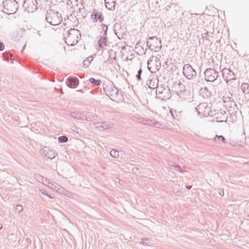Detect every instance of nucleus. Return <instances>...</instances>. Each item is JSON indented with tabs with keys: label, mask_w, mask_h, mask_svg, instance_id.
<instances>
[{
	"label": "nucleus",
	"mask_w": 249,
	"mask_h": 249,
	"mask_svg": "<svg viewBox=\"0 0 249 249\" xmlns=\"http://www.w3.org/2000/svg\"><path fill=\"white\" fill-rule=\"evenodd\" d=\"M186 91V87L184 84L181 82H179L178 84V88L176 92L178 96H181Z\"/></svg>",
	"instance_id": "obj_19"
},
{
	"label": "nucleus",
	"mask_w": 249,
	"mask_h": 249,
	"mask_svg": "<svg viewBox=\"0 0 249 249\" xmlns=\"http://www.w3.org/2000/svg\"><path fill=\"white\" fill-rule=\"evenodd\" d=\"M211 116L213 117L217 122H223L227 121L228 114L226 111L220 109L212 111Z\"/></svg>",
	"instance_id": "obj_8"
},
{
	"label": "nucleus",
	"mask_w": 249,
	"mask_h": 249,
	"mask_svg": "<svg viewBox=\"0 0 249 249\" xmlns=\"http://www.w3.org/2000/svg\"><path fill=\"white\" fill-rule=\"evenodd\" d=\"M228 111L231 117L232 120H236L237 114L239 113L238 108L236 106V104L233 101H231L230 104V106L228 107Z\"/></svg>",
	"instance_id": "obj_14"
},
{
	"label": "nucleus",
	"mask_w": 249,
	"mask_h": 249,
	"mask_svg": "<svg viewBox=\"0 0 249 249\" xmlns=\"http://www.w3.org/2000/svg\"><path fill=\"white\" fill-rule=\"evenodd\" d=\"M72 18L74 19V21H73V22L76 24V23H78V19L75 17V16L74 17V18L73 17L72 15H71L70 16L68 17V19H70V20H71V18Z\"/></svg>",
	"instance_id": "obj_38"
},
{
	"label": "nucleus",
	"mask_w": 249,
	"mask_h": 249,
	"mask_svg": "<svg viewBox=\"0 0 249 249\" xmlns=\"http://www.w3.org/2000/svg\"><path fill=\"white\" fill-rule=\"evenodd\" d=\"M175 167L178 169V171L182 173V171L180 168V166L179 165H176Z\"/></svg>",
	"instance_id": "obj_40"
},
{
	"label": "nucleus",
	"mask_w": 249,
	"mask_h": 249,
	"mask_svg": "<svg viewBox=\"0 0 249 249\" xmlns=\"http://www.w3.org/2000/svg\"><path fill=\"white\" fill-rule=\"evenodd\" d=\"M183 75L188 80L194 79L197 75L196 71L189 64L184 65L182 68Z\"/></svg>",
	"instance_id": "obj_5"
},
{
	"label": "nucleus",
	"mask_w": 249,
	"mask_h": 249,
	"mask_svg": "<svg viewBox=\"0 0 249 249\" xmlns=\"http://www.w3.org/2000/svg\"><path fill=\"white\" fill-rule=\"evenodd\" d=\"M40 178H42V177H41V176H40V177H39V179Z\"/></svg>",
	"instance_id": "obj_49"
},
{
	"label": "nucleus",
	"mask_w": 249,
	"mask_h": 249,
	"mask_svg": "<svg viewBox=\"0 0 249 249\" xmlns=\"http://www.w3.org/2000/svg\"><path fill=\"white\" fill-rule=\"evenodd\" d=\"M91 18L93 20L94 22H97L98 20H99L100 22H102L104 20L102 13L95 9L92 13Z\"/></svg>",
	"instance_id": "obj_17"
},
{
	"label": "nucleus",
	"mask_w": 249,
	"mask_h": 249,
	"mask_svg": "<svg viewBox=\"0 0 249 249\" xmlns=\"http://www.w3.org/2000/svg\"><path fill=\"white\" fill-rule=\"evenodd\" d=\"M153 125L155 127H159V123L158 122H154V124H153Z\"/></svg>",
	"instance_id": "obj_45"
},
{
	"label": "nucleus",
	"mask_w": 249,
	"mask_h": 249,
	"mask_svg": "<svg viewBox=\"0 0 249 249\" xmlns=\"http://www.w3.org/2000/svg\"><path fill=\"white\" fill-rule=\"evenodd\" d=\"M82 0H79V1H81ZM79 0H69L67 4L69 5H71V7H72L73 6H76L78 4V2Z\"/></svg>",
	"instance_id": "obj_31"
},
{
	"label": "nucleus",
	"mask_w": 249,
	"mask_h": 249,
	"mask_svg": "<svg viewBox=\"0 0 249 249\" xmlns=\"http://www.w3.org/2000/svg\"><path fill=\"white\" fill-rule=\"evenodd\" d=\"M18 7V3L15 0H5L3 2L2 12L10 15L15 13Z\"/></svg>",
	"instance_id": "obj_4"
},
{
	"label": "nucleus",
	"mask_w": 249,
	"mask_h": 249,
	"mask_svg": "<svg viewBox=\"0 0 249 249\" xmlns=\"http://www.w3.org/2000/svg\"><path fill=\"white\" fill-rule=\"evenodd\" d=\"M5 48V45L4 44L1 42H0V51H3Z\"/></svg>",
	"instance_id": "obj_39"
},
{
	"label": "nucleus",
	"mask_w": 249,
	"mask_h": 249,
	"mask_svg": "<svg viewBox=\"0 0 249 249\" xmlns=\"http://www.w3.org/2000/svg\"><path fill=\"white\" fill-rule=\"evenodd\" d=\"M110 155L114 158H118L119 156V152L118 151L113 149L110 152Z\"/></svg>",
	"instance_id": "obj_33"
},
{
	"label": "nucleus",
	"mask_w": 249,
	"mask_h": 249,
	"mask_svg": "<svg viewBox=\"0 0 249 249\" xmlns=\"http://www.w3.org/2000/svg\"><path fill=\"white\" fill-rule=\"evenodd\" d=\"M2 228V226L1 225H0V230Z\"/></svg>",
	"instance_id": "obj_48"
},
{
	"label": "nucleus",
	"mask_w": 249,
	"mask_h": 249,
	"mask_svg": "<svg viewBox=\"0 0 249 249\" xmlns=\"http://www.w3.org/2000/svg\"><path fill=\"white\" fill-rule=\"evenodd\" d=\"M66 43L70 46H73L78 42L81 37L80 31L76 29H71L64 34Z\"/></svg>",
	"instance_id": "obj_1"
},
{
	"label": "nucleus",
	"mask_w": 249,
	"mask_h": 249,
	"mask_svg": "<svg viewBox=\"0 0 249 249\" xmlns=\"http://www.w3.org/2000/svg\"><path fill=\"white\" fill-rule=\"evenodd\" d=\"M107 92L110 95V98L114 101L121 100L123 98V95L121 92H119L118 89L115 86H111L109 88Z\"/></svg>",
	"instance_id": "obj_11"
},
{
	"label": "nucleus",
	"mask_w": 249,
	"mask_h": 249,
	"mask_svg": "<svg viewBox=\"0 0 249 249\" xmlns=\"http://www.w3.org/2000/svg\"><path fill=\"white\" fill-rule=\"evenodd\" d=\"M89 82L94 86H99L102 83L100 80H96L92 77L89 78Z\"/></svg>",
	"instance_id": "obj_25"
},
{
	"label": "nucleus",
	"mask_w": 249,
	"mask_h": 249,
	"mask_svg": "<svg viewBox=\"0 0 249 249\" xmlns=\"http://www.w3.org/2000/svg\"><path fill=\"white\" fill-rule=\"evenodd\" d=\"M57 185V184H53L52 182H48V186L52 189H55L57 188V187L56 186Z\"/></svg>",
	"instance_id": "obj_34"
},
{
	"label": "nucleus",
	"mask_w": 249,
	"mask_h": 249,
	"mask_svg": "<svg viewBox=\"0 0 249 249\" xmlns=\"http://www.w3.org/2000/svg\"><path fill=\"white\" fill-rule=\"evenodd\" d=\"M154 121H153L152 120L146 119H143L142 121L141 122L142 124H148L149 125H153V124H154Z\"/></svg>",
	"instance_id": "obj_30"
},
{
	"label": "nucleus",
	"mask_w": 249,
	"mask_h": 249,
	"mask_svg": "<svg viewBox=\"0 0 249 249\" xmlns=\"http://www.w3.org/2000/svg\"><path fill=\"white\" fill-rule=\"evenodd\" d=\"M205 79L208 82H213L218 77V72L214 69L209 68L204 71Z\"/></svg>",
	"instance_id": "obj_10"
},
{
	"label": "nucleus",
	"mask_w": 249,
	"mask_h": 249,
	"mask_svg": "<svg viewBox=\"0 0 249 249\" xmlns=\"http://www.w3.org/2000/svg\"><path fill=\"white\" fill-rule=\"evenodd\" d=\"M156 92L157 98L162 100L166 101L172 96L169 88L165 85H158Z\"/></svg>",
	"instance_id": "obj_2"
},
{
	"label": "nucleus",
	"mask_w": 249,
	"mask_h": 249,
	"mask_svg": "<svg viewBox=\"0 0 249 249\" xmlns=\"http://www.w3.org/2000/svg\"><path fill=\"white\" fill-rule=\"evenodd\" d=\"M200 92L202 93L205 92V95L207 97H208L210 96L211 95V92L209 91L208 88L207 87H204V88H202L200 89Z\"/></svg>",
	"instance_id": "obj_32"
},
{
	"label": "nucleus",
	"mask_w": 249,
	"mask_h": 249,
	"mask_svg": "<svg viewBox=\"0 0 249 249\" xmlns=\"http://www.w3.org/2000/svg\"><path fill=\"white\" fill-rule=\"evenodd\" d=\"M142 72V70L141 69H140L138 71L137 74L136 75V77H137V79L139 81L141 80V75Z\"/></svg>",
	"instance_id": "obj_36"
},
{
	"label": "nucleus",
	"mask_w": 249,
	"mask_h": 249,
	"mask_svg": "<svg viewBox=\"0 0 249 249\" xmlns=\"http://www.w3.org/2000/svg\"><path fill=\"white\" fill-rule=\"evenodd\" d=\"M186 188L187 189L189 190L192 188V186L187 185V186H186Z\"/></svg>",
	"instance_id": "obj_47"
},
{
	"label": "nucleus",
	"mask_w": 249,
	"mask_h": 249,
	"mask_svg": "<svg viewBox=\"0 0 249 249\" xmlns=\"http://www.w3.org/2000/svg\"><path fill=\"white\" fill-rule=\"evenodd\" d=\"M102 32L101 33H103V36H107V31L108 29L107 26L105 24H102Z\"/></svg>",
	"instance_id": "obj_28"
},
{
	"label": "nucleus",
	"mask_w": 249,
	"mask_h": 249,
	"mask_svg": "<svg viewBox=\"0 0 249 249\" xmlns=\"http://www.w3.org/2000/svg\"><path fill=\"white\" fill-rule=\"evenodd\" d=\"M43 154L51 160L54 159L56 155V154L53 150L50 149L47 147H45L43 149Z\"/></svg>",
	"instance_id": "obj_18"
},
{
	"label": "nucleus",
	"mask_w": 249,
	"mask_h": 249,
	"mask_svg": "<svg viewBox=\"0 0 249 249\" xmlns=\"http://www.w3.org/2000/svg\"><path fill=\"white\" fill-rule=\"evenodd\" d=\"M241 89L245 94H249V84L244 83L241 84Z\"/></svg>",
	"instance_id": "obj_23"
},
{
	"label": "nucleus",
	"mask_w": 249,
	"mask_h": 249,
	"mask_svg": "<svg viewBox=\"0 0 249 249\" xmlns=\"http://www.w3.org/2000/svg\"><path fill=\"white\" fill-rule=\"evenodd\" d=\"M71 116L73 118L81 120H85L87 119L86 116L83 113L77 111L71 112Z\"/></svg>",
	"instance_id": "obj_21"
},
{
	"label": "nucleus",
	"mask_w": 249,
	"mask_h": 249,
	"mask_svg": "<svg viewBox=\"0 0 249 249\" xmlns=\"http://www.w3.org/2000/svg\"><path fill=\"white\" fill-rule=\"evenodd\" d=\"M102 125H100V130H103L113 127L112 124H108L106 122H102Z\"/></svg>",
	"instance_id": "obj_24"
},
{
	"label": "nucleus",
	"mask_w": 249,
	"mask_h": 249,
	"mask_svg": "<svg viewBox=\"0 0 249 249\" xmlns=\"http://www.w3.org/2000/svg\"><path fill=\"white\" fill-rule=\"evenodd\" d=\"M102 122H97L96 123V127L100 129V125H102Z\"/></svg>",
	"instance_id": "obj_44"
},
{
	"label": "nucleus",
	"mask_w": 249,
	"mask_h": 249,
	"mask_svg": "<svg viewBox=\"0 0 249 249\" xmlns=\"http://www.w3.org/2000/svg\"><path fill=\"white\" fill-rule=\"evenodd\" d=\"M46 196H47L48 197H49L50 198H53V196H52L50 195H48L47 194V195H46Z\"/></svg>",
	"instance_id": "obj_46"
},
{
	"label": "nucleus",
	"mask_w": 249,
	"mask_h": 249,
	"mask_svg": "<svg viewBox=\"0 0 249 249\" xmlns=\"http://www.w3.org/2000/svg\"><path fill=\"white\" fill-rule=\"evenodd\" d=\"M106 7L110 11H113L115 8L116 2L115 0H105Z\"/></svg>",
	"instance_id": "obj_20"
},
{
	"label": "nucleus",
	"mask_w": 249,
	"mask_h": 249,
	"mask_svg": "<svg viewBox=\"0 0 249 249\" xmlns=\"http://www.w3.org/2000/svg\"><path fill=\"white\" fill-rule=\"evenodd\" d=\"M38 3L36 0H25L23 7L28 13H33L37 9Z\"/></svg>",
	"instance_id": "obj_12"
},
{
	"label": "nucleus",
	"mask_w": 249,
	"mask_h": 249,
	"mask_svg": "<svg viewBox=\"0 0 249 249\" xmlns=\"http://www.w3.org/2000/svg\"><path fill=\"white\" fill-rule=\"evenodd\" d=\"M170 112L172 116L175 119L179 120L180 119V115L179 113H177V111L175 110L171 109L170 110Z\"/></svg>",
	"instance_id": "obj_26"
},
{
	"label": "nucleus",
	"mask_w": 249,
	"mask_h": 249,
	"mask_svg": "<svg viewBox=\"0 0 249 249\" xmlns=\"http://www.w3.org/2000/svg\"><path fill=\"white\" fill-rule=\"evenodd\" d=\"M39 191L41 193V194L44 196L47 195V193L46 190H39Z\"/></svg>",
	"instance_id": "obj_42"
},
{
	"label": "nucleus",
	"mask_w": 249,
	"mask_h": 249,
	"mask_svg": "<svg viewBox=\"0 0 249 249\" xmlns=\"http://www.w3.org/2000/svg\"><path fill=\"white\" fill-rule=\"evenodd\" d=\"M147 44L152 50L155 49V52L159 51L161 48V41L156 36L149 37L147 41Z\"/></svg>",
	"instance_id": "obj_7"
},
{
	"label": "nucleus",
	"mask_w": 249,
	"mask_h": 249,
	"mask_svg": "<svg viewBox=\"0 0 249 249\" xmlns=\"http://www.w3.org/2000/svg\"><path fill=\"white\" fill-rule=\"evenodd\" d=\"M148 241L149 240L147 239H142L140 241V243L143 245L147 246L149 244V242H148Z\"/></svg>",
	"instance_id": "obj_35"
},
{
	"label": "nucleus",
	"mask_w": 249,
	"mask_h": 249,
	"mask_svg": "<svg viewBox=\"0 0 249 249\" xmlns=\"http://www.w3.org/2000/svg\"><path fill=\"white\" fill-rule=\"evenodd\" d=\"M160 67V59L155 57L147 61V68L151 72H156L159 70Z\"/></svg>",
	"instance_id": "obj_9"
},
{
	"label": "nucleus",
	"mask_w": 249,
	"mask_h": 249,
	"mask_svg": "<svg viewBox=\"0 0 249 249\" xmlns=\"http://www.w3.org/2000/svg\"><path fill=\"white\" fill-rule=\"evenodd\" d=\"M219 194L221 196H223L224 195L223 189L220 190Z\"/></svg>",
	"instance_id": "obj_43"
},
{
	"label": "nucleus",
	"mask_w": 249,
	"mask_h": 249,
	"mask_svg": "<svg viewBox=\"0 0 249 249\" xmlns=\"http://www.w3.org/2000/svg\"><path fill=\"white\" fill-rule=\"evenodd\" d=\"M138 170H139V169L137 168V167H134L133 169H132V171L133 172L136 174L137 173V172H138Z\"/></svg>",
	"instance_id": "obj_41"
},
{
	"label": "nucleus",
	"mask_w": 249,
	"mask_h": 249,
	"mask_svg": "<svg viewBox=\"0 0 249 249\" xmlns=\"http://www.w3.org/2000/svg\"><path fill=\"white\" fill-rule=\"evenodd\" d=\"M68 138L66 136L63 135L58 137V141L60 143H64L67 142Z\"/></svg>",
	"instance_id": "obj_29"
},
{
	"label": "nucleus",
	"mask_w": 249,
	"mask_h": 249,
	"mask_svg": "<svg viewBox=\"0 0 249 249\" xmlns=\"http://www.w3.org/2000/svg\"><path fill=\"white\" fill-rule=\"evenodd\" d=\"M213 141L218 142V143H220V142H222L224 143L226 142V139L222 135H216L215 137L213 138Z\"/></svg>",
	"instance_id": "obj_22"
},
{
	"label": "nucleus",
	"mask_w": 249,
	"mask_h": 249,
	"mask_svg": "<svg viewBox=\"0 0 249 249\" xmlns=\"http://www.w3.org/2000/svg\"><path fill=\"white\" fill-rule=\"evenodd\" d=\"M93 58L91 56L88 57L83 61V65L86 67H88V66L90 64L91 62L92 61Z\"/></svg>",
	"instance_id": "obj_27"
},
{
	"label": "nucleus",
	"mask_w": 249,
	"mask_h": 249,
	"mask_svg": "<svg viewBox=\"0 0 249 249\" xmlns=\"http://www.w3.org/2000/svg\"><path fill=\"white\" fill-rule=\"evenodd\" d=\"M79 79L76 77H70L67 78L66 83L71 88H75L79 84Z\"/></svg>",
	"instance_id": "obj_15"
},
{
	"label": "nucleus",
	"mask_w": 249,
	"mask_h": 249,
	"mask_svg": "<svg viewBox=\"0 0 249 249\" xmlns=\"http://www.w3.org/2000/svg\"><path fill=\"white\" fill-rule=\"evenodd\" d=\"M222 76L227 83L229 81L235 80L236 79L234 72L230 69L225 68L221 71Z\"/></svg>",
	"instance_id": "obj_13"
},
{
	"label": "nucleus",
	"mask_w": 249,
	"mask_h": 249,
	"mask_svg": "<svg viewBox=\"0 0 249 249\" xmlns=\"http://www.w3.org/2000/svg\"><path fill=\"white\" fill-rule=\"evenodd\" d=\"M46 20L51 25L55 26L59 25L62 22V17L58 12L51 10L47 12Z\"/></svg>",
	"instance_id": "obj_3"
},
{
	"label": "nucleus",
	"mask_w": 249,
	"mask_h": 249,
	"mask_svg": "<svg viewBox=\"0 0 249 249\" xmlns=\"http://www.w3.org/2000/svg\"><path fill=\"white\" fill-rule=\"evenodd\" d=\"M15 209H16V211H17L18 213H20V212H21L22 211L23 208L21 205H18L16 206Z\"/></svg>",
	"instance_id": "obj_37"
},
{
	"label": "nucleus",
	"mask_w": 249,
	"mask_h": 249,
	"mask_svg": "<svg viewBox=\"0 0 249 249\" xmlns=\"http://www.w3.org/2000/svg\"><path fill=\"white\" fill-rule=\"evenodd\" d=\"M196 111L200 116L204 117L211 116L212 111L210 107H208L207 103H202L198 105L196 108Z\"/></svg>",
	"instance_id": "obj_6"
},
{
	"label": "nucleus",
	"mask_w": 249,
	"mask_h": 249,
	"mask_svg": "<svg viewBox=\"0 0 249 249\" xmlns=\"http://www.w3.org/2000/svg\"><path fill=\"white\" fill-rule=\"evenodd\" d=\"M109 43L107 36H100V38L98 41V50H101L104 46H107Z\"/></svg>",
	"instance_id": "obj_16"
}]
</instances>
